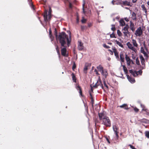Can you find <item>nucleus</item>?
I'll return each mask as SVG.
<instances>
[{"label":"nucleus","instance_id":"obj_60","mask_svg":"<svg viewBox=\"0 0 149 149\" xmlns=\"http://www.w3.org/2000/svg\"><path fill=\"white\" fill-rule=\"evenodd\" d=\"M90 96L91 97L92 96V95H91V93L90 92Z\"/></svg>","mask_w":149,"mask_h":149},{"label":"nucleus","instance_id":"obj_43","mask_svg":"<svg viewBox=\"0 0 149 149\" xmlns=\"http://www.w3.org/2000/svg\"><path fill=\"white\" fill-rule=\"evenodd\" d=\"M85 26H81V29L82 30H84L85 29Z\"/></svg>","mask_w":149,"mask_h":149},{"label":"nucleus","instance_id":"obj_41","mask_svg":"<svg viewBox=\"0 0 149 149\" xmlns=\"http://www.w3.org/2000/svg\"><path fill=\"white\" fill-rule=\"evenodd\" d=\"M103 46L104 47L107 48H109V46L105 44H103Z\"/></svg>","mask_w":149,"mask_h":149},{"label":"nucleus","instance_id":"obj_51","mask_svg":"<svg viewBox=\"0 0 149 149\" xmlns=\"http://www.w3.org/2000/svg\"><path fill=\"white\" fill-rule=\"evenodd\" d=\"M92 25V24L91 23H90L89 24H88V26L89 27H90Z\"/></svg>","mask_w":149,"mask_h":149},{"label":"nucleus","instance_id":"obj_61","mask_svg":"<svg viewBox=\"0 0 149 149\" xmlns=\"http://www.w3.org/2000/svg\"><path fill=\"white\" fill-rule=\"evenodd\" d=\"M108 44L110 45H111L112 44V43H109Z\"/></svg>","mask_w":149,"mask_h":149},{"label":"nucleus","instance_id":"obj_2","mask_svg":"<svg viewBox=\"0 0 149 149\" xmlns=\"http://www.w3.org/2000/svg\"><path fill=\"white\" fill-rule=\"evenodd\" d=\"M100 119L102 121V124L107 127H110L111 125V122L109 118L106 116L104 113H98Z\"/></svg>","mask_w":149,"mask_h":149},{"label":"nucleus","instance_id":"obj_4","mask_svg":"<svg viewBox=\"0 0 149 149\" xmlns=\"http://www.w3.org/2000/svg\"><path fill=\"white\" fill-rule=\"evenodd\" d=\"M142 29L141 27H139L135 31V35L136 37H140L143 34Z\"/></svg>","mask_w":149,"mask_h":149},{"label":"nucleus","instance_id":"obj_48","mask_svg":"<svg viewBox=\"0 0 149 149\" xmlns=\"http://www.w3.org/2000/svg\"><path fill=\"white\" fill-rule=\"evenodd\" d=\"M137 1V0H132V2L133 3H136Z\"/></svg>","mask_w":149,"mask_h":149},{"label":"nucleus","instance_id":"obj_24","mask_svg":"<svg viewBox=\"0 0 149 149\" xmlns=\"http://www.w3.org/2000/svg\"><path fill=\"white\" fill-rule=\"evenodd\" d=\"M121 65L123 67V70L125 74H127V70L125 65H122V64L121 63Z\"/></svg>","mask_w":149,"mask_h":149},{"label":"nucleus","instance_id":"obj_39","mask_svg":"<svg viewBox=\"0 0 149 149\" xmlns=\"http://www.w3.org/2000/svg\"><path fill=\"white\" fill-rule=\"evenodd\" d=\"M76 65L74 63L73 65L72 66V70H74V69L76 68Z\"/></svg>","mask_w":149,"mask_h":149},{"label":"nucleus","instance_id":"obj_33","mask_svg":"<svg viewBox=\"0 0 149 149\" xmlns=\"http://www.w3.org/2000/svg\"><path fill=\"white\" fill-rule=\"evenodd\" d=\"M145 135L146 137L149 138V132L146 131L145 132Z\"/></svg>","mask_w":149,"mask_h":149},{"label":"nucleus","instance_id":"obj_57","mask_svg":"<svg viewBox=\"0 0 149 149\" xmlns=\"http://www.w3.org/2000/svg\"><path fill=\"white\" fill-rule=\"evenodd\" d=\"M126 1H124L123 2V3L124 4H125V3L126 2Z\"/></svg>","mask_w":149,"mask_h":149},{"label":"nucleus","instance_id":"obj_30","mask_svg":"<svg viewBox=\"0 0 149 149\" xmlns=\"http://www.w3.org/2000/svg\"><path fill=\"white\" fill-rule=\"evenodd\" d=\"M76 88L77 89V90H79V93H80V94L81 95V93H82V91H81V88L79 86H77Z\"/></svg>","mask_w":149,"mask_h":149},{"label":"nucleus","instance_id":"obj_53","mask_svg":"<svg viewBox=\"0 0 149 149\" xmlns=\"http://www.w3.org/2000/svg\"><path fill=\"white\" fill-rule=\"evenodd\" d=\"M145 14H144V15H145L146 17L147 16V11L146 12H145Z\"/></svg>","mask_w":149,"mask_h":149},{"label":"nucleus","instance_id":"obj_47","mask_svg":"<svg viewBox=\"0 0 149 149\" xmlns=\"http://www.w3.org/2000/svg\"><path fill=\"white\" fill-rule=\"evenodd\" d=\"M124 19L126 22H128L129 21V19L127 17L125 18Z\"/></svg>","mask_w":149,"mask_h":149},{"label":"nucleus","instance_id":"obj_26","mask_svg":"<svg viewBox=\"0 0 149 149\" xmlns=\"http://www.w3.org/2000/svg\"><path fill=\"white\" fill-rule=\"evenodd\" d=\"M127 104H124L121 105L119 107L121 108H124L125 109H128V108L127 107Z\"/></svg>","mask_w":149,"mask_h":149},{"label":"nucleus","instance_id":"obj_17","mask_svg":"<svg viewBox=\"0 0 149 149\" xmlns=\"http://www.w3.org/2000/svg\"><path fill=\"white\" fill-rule=\"evenodd\" d=\"M130 29L132 31H134L135 30V29L134 26V24L131 21L130 22Z\"/></svg>","mask_w":149,"mask_h":149},{"label":"nucleus","instance_id":"obj_45","mask_svg":"<svg viewBox=\"0 0 149 149\" xmlns=\"http://www.w3.org/2000/svg\"><path fill=\"white\" fill-rule=\"evenodd\" d=\"M129 146L130 147V148L132 149H134L135 148L131 145H129Z\"/></svg>","mask_w":149,"mask_h":149},{"label":"nucleus","instance_id":"obj_15","mask_svg":"<svg viewBox=\"0 0 149 149\" xmlns=\"http://www.w3.org/2000/svg\"><path fill=\"white\" fill-rule=\"evenodd\" d=\"M127 77L129 81L131 83H134L135 82V80L134 79L131 78L128 75H127Z\"/></svg>","mask_w":149,"mask_h":149},{"label":"nucleus","instance_id":"obj_58","mask_svg":"<svg viewBox=\"0 0 149 149\" xmlns=\"http://www.w3.org/2000/svg\"><path fill=\"white\" fill-rule=\"evenodd\" d=\"M94 72H97V71L96 69H95L94 70Z\"/></svg>","mask_w":149,"mask_h":149},{"label":"nucleus","instance_id":"obj_28","mask_svg":"<svg viewBox=\"0 0 149 149\" xmlns=\"http://www.w3.org/2000/svg\"><path fill=\"white\" fill-rule=\"evenodd\" d=\"M51 29H50L49 30V35L51 41H52L53 40V37L52 35L51 34Z\"/></svg>","mask_w":149,"mask_h":149},{"label":"nucleus","instance_id":"obj_38","mask_svg":"<svg viewBox=\"0 0 149 149\" xmlns=\"http://www.w3.org/2000/svg\"><path fill=\"white\" fill-rule=\"evenodd\" d=\"M110 37L111 38H116L115 34L113 33L110 35Z\"/></svg>","mask_w":149,"mask_h":149},{"label":"nucleus","instance_id":"obj_34","mask_svg":"<svg viewBox=\"0 0 149 149\" xmlns=\"http://www.w3.org/2000/svg\"><path fill=\"white\" fill-rule=\"evenodd\" d=\"M86 19H84V17H82L81 21L82 23H86Z\"/></svg>","mask_w":149,"mask_h":149},{"label":"nucleus","instance_id":"obj_63","mask_svg":"<svg viewBox=\"0 0 149 149\" xmlns=\"http://www.w3.org/2000/svg\"><path fill=\"white\" fill-rule=\"evenodd\" d=\"M91 91H93V89H92V88H91Z\"/></svg>","mask_w":149,"mask_h":149},{"label":"nucleus","instance_id":"obj_9","mask_svg":"<svg viewBox=\"0 0 149 149\" xmlns=\"http://www.w3.org/2000/svg\"><path fill=\"white\" fill-rule=\"evenodd\" d=\"M125 58L127 61V64L128 66H130L132 60H131L129 57L127 55L125 54Z\"/></svg>","mask_w":149,"mask_h":149},{"label":"nucleus","instance_id":"obj_6","mask_svg":"<svg viewBox=\"0 0 149 149\" xmlns=\"http://www.w3.org/2000/svg\"><path fill=\"white\" fill-rule=\"evenodd\" d=\"M127 45L128 48L131 50L132 51L135 52L137 51L136 49L135 48L134 46L130 42H128L127 43Z\"/></svg>","mask_w":149,"mask_h":149},{"label":"nucleus","instance_id":"obj_1","mask_svg":"<svg viewBox=\"0 0 149 149\" xmlns=\"http://www.w3.org/2000/svg\"><path fill=\"white\" fill-rule=\"evenodd\" d=\"M57 32L56 29H55L54 31L55 35L56 37V39L59 40L61 46L62 47L64 46V45L66 43V40L67 45L68 46H69L71 40V34L70 32L69 31L70 38H68V35L64 32H62L60 34L58 37H57Z\"/></svg>","mask_w":149,"mask_h":149},{"label":"nucleus","instance_id":"obj_55","mask_svg":"<svg viewBox=\"0 0 149 149\" xmlns=\"http://www.w3.org/2000/svg\"><path fill=\"white\" fill-rule=\"evenodd\" d=\"M147 4H148V5L149 6V1H148L147 2Z\"/></svg>","mask_w":149,"mask_h":149},{"label":"nucleus","instance_id":"obj_12","mask_svg":"<svg viewBox=\"0 0 149 149\" xmlns=\"http://www.w3.org/2000/svg\"><path fill=\"white\" fill-rule=\"evenodd\" d=\"M61 53L62 55L65 56H67L68 55L66 54V49L65 48H61Z\"/></svg>","mask_w":149,"mask_h":149},{"label":"nucleus","instance_id":"obj_27","mask_svg":"<svg viewBox=\"0 0 149 149\" xmlns=\"http://www.w3.org/2000/svg\"><path fill=\"white\" fill-rule=\"evenodd\" d=\"M141 8L142 9L143 11H144L145 12H146L147 10V9L146 8H145V5H142L141 6Z\"/></svg>","mask_w":149,"mask_h":149},{"label":"nucleus","instance_id":"obj_59","mask_svg":"<svg viewBox=\"0 0 149 149\" xmlns=\"http://www.w3.org/2000/svg\"><path fill=\"white\" fill-rule=\"evenodd\" d=\"M131 63H132V64H134V63H133V61L132 60V61H131Z\"/></svg>","mask_w":149,"mask_h":149},{"label":"nucleus","instance_id":"obj_13","mask_svg":"<svg viewBox=\"0 0 149 149\" xmlns=\"http://www.w3.org/2000/svg\"><path fill=\"white\" fill-rule=\"evenodd\" d=\"M102 75L106 78L107 77L108 75L107 70L106 69H104L101 72Z\"/></svg>","mask_w":149,"mask_h":149},{"label":"nucleus","instance_id":"obj_20","mask_svg":"<svg viewBox=\"0 0 149 149\" xmlns=\"http://www.w3.org/2000/svg\"><path fill=\"white\" fill-rule=\"evenodd\" d=\"M97 68L98 71L101 72L104 70L103 69V68L100 65L97 66Z\"/></svg>","mask_w":149,"mask_h":149},{"label":"nucleus","instance_id":"obj_22","mask_svg":"<svg viewBox=\"0 0 149 149\" xmlns=\"http://www.w3.org/2000/svg\"><path fill=\"white\" fill-rule=\"evenodd\" d=\"M120 58L121 61L122 62H124L125 61L124 55L123 54H121L120 55Z\"/></svg>","mask_w":149,"mask_h":149},{"label":"nucleus","instance_id":"obj_54","mask_svg":"<svg viewBox=\"0 0 149 149\" xmlns=\"http://www.w3.org/2000/svg\"><path fill=\"white\" fill-rule=\"evenodd\" d=\"M96 74H97V75H98V74H99V73H98V72H96Z\"/></svg>","mask_w":149,"mask_h":149},{"label":"nucleus","instance_id":"obj_19","mask_svg":"<svg viewBox=\"0 0 149 149\" xmlns=\"http://www.w3.org/2000/svg\"><path fill=\"white\" fill-rule=\"evenodd\" d=\"M115 43L118 45L119 46L122 48H123V45L120 42L116 40H114Z\"/></svg>","mask_w":149,"mask_h":149},{"label":"nucleus","instance_id":"obj_18","mask_svg":"<svg viewBox=\"0 0 149 149\" xmlns=\"http://www.w3.org/2000/svg\"><path fill=\"white\" fill-rule=\"evenodd\" d=\"M101 81L100 79L99 80L97 81V82L95 84L93 87L95 88H97L99 85H101Z\"/></svg>","mask_w":149,"mask_h":149},{"label":"nucleus","instance_id":"obj_14","mask_svg":"<svg viewBox=\"0 0 149 149\" xmlns=\"http://www.w3.org/2000/svg\"><path fill=\"white\" fill-rule=\"evenodd\" d=\"M78 48L79 50H82L84 48L83 44L80 41H78Z\"/></svg>","mask_w":149,"mask_h":149},{"label":"nucleus","instance_id":"obj_62","mask_svg":"<svg viewBox=\"0 0 149 149\" xmlns=\"http://www.w3.org/2000/svg\"><path fill=\"white\" fill-rule=\"evenodd\" d=\"M58 48V47H56V49L57 50Z\"/></svg>","mask_w":149,"mask_h":149},{"label":"nucleus","instance_id":"obj_35","mask_svg":"<svg viewBox=\"0 0 149 149\" xmlns=\"http://www.w3.org/2000/svg\"><path fill=\"white\" fill-rule=\"evenodd\" d=\"M141 107L143 108L142 109V110H143L145 111H146L147 109H145V107L144 105L141 104Z\"/></svg>","mask_w":149,"mask_h":149},{"label":"nucleus","instance_id":"obj_31","mask_svg":"<svg viewBox=\"0 0 149 149\" xmlns=\"http://www.w3.org/2000/svg\"><path fill=\"white\" fill-rule=\"evenodd\" d=\"M117 33L118 35L119 36H121L122 35V33L119 30H117Z\"/></svg>","mask_w":149,"mask_h":149},{"label":"nucleus","instance_id":"obj_42","mask_svg":"<svg viewBox=\"0 0 149 149\" xmlns=\"http://www.w3.org/2000/svg\"><path fill=\"white\" fill-rule=\"evenodd\" d=\"M104 86L106 87L107 88H108V86L107 85L106 83L104 81Z\"/></svg>","mask_w":149,"mask_h":149},{"label":"nucleus","instance_id":"obj_56","mask_svg":"<svg viewBox=\"0 0 149 149\" xmlns=\"http://www.w3.org/2000/svg\"><path fill=\"white\" fill-rule=\"evenodd\" d=\"M110 59H111V58H108V60H109V61L110 60Z\"/></svg>","mask_w":149,"mask_h":149},{"label":"nucleus","instance_id":"obj_11","mask_svg":"<svg viewBox=\"0 0 149 149\" xmlns=\"http://www.w3.org/2000/svg\"><path fill=\"white\" fill-rule=\"evenodd\" d=\"M91 65V64L89 63H86L85 64L84 67V73L86 74L87 73V71L88 69V67H90Z\"/></svg>","mask_w":149,"mask_h":149},{"label":"nucleus","instance_id":"obj_64","mask_svg":"<svg viewBox=\"0 0 149 149\" xmlns=\"http://www.w3.org/2000/svg\"><path fill=\"white\" fill-rule=\"evenodd\" d=\"M126 8L127 9H128V8Z\"/></svg>","mask_w":149,"mask_h":149},{"label":"nucleus","instance_id":"obj_23","mask_svg":"<svg viewBox=\"0 0 149 149\" xmlns=\"http://www.w3.org/2000/svg\"><path fill=\"white\" fill-rule=\"evenodd\" d=\"M132 18L134 20H136V14L134 12H133L132 13Z\"/></svg>","mask_w":149,"mask_h":149},{"label":"nucleus","instance_id":"obj_37","mask_svg":"<svg viewBox=\"0 0 149 149\" xmlns=\"http://www.w3.org/2000/svg\"><path fill=\"white\" fill-rule=\"evenodd\" d=\"M72 80L74 82H76V80L75 78V76L74 75H73L72 76Z\"/></svg>","mask_w":149,"mask_h":149},{"label":"nucleus","instance_id":"obj_50","mask_svg":"<svg viewBox=\"0 0 149 149\" xmlns=\"http://www.w3.org/2000/svg\"><path fill=\"white\" fill-rule=\"evenodd\" d=\"M69 8H72V5L71 3L69 2Z\"/></svg>","mask_w":149,"mask_h":149},{"label":"nucleus","instance_id":"obj_16","mask_svg":"<svg viewBox=\"0 0 149 149\" xmlns=\"http://www.w3.org/2000/svg\"><path fill=\"white\" fill-rule=\"evenodd\" d=\"M132 43L134 47H137L138 46V44H137L136 41L134 39H132Z\"/></svg>","mask_w":149,"mask_h":149},{"label":"nucleus","instance_id":"obj_46","mask_svg":"<svg viewBox=\"0 0 149 149\" xmlns=\"http://www.w3.org/2000/svg\"><path fill=\"white\" fill-rule=\"evenodd\" d=\"M84 4L85 3H84L83 4V12L84 13H85V12L84 11Z\"/></svg>","mask_w":149,"mask_h":149},{"label":"nucleus","instance_id":"obj_5","mask_svg":"<svg viewBox=\"0 0 149 149\" xmlns=\"http://www.w3.org/2000/svg\"><path fill=\"white\" fill-rule=\"evenodd\" d=\"M128 25L127 24H126L122 29L123 33L125 36H127V35L129 34L130 33L128 30Z\"/></svg>","mask_w":149,"mask_h":149},{"label":"nucleus","instance_id":"obj_40","mask_svg":"<svg viewBox=\"0 0 149 149\" xmlns=\"http://www.w3.org/2000/svg\"><path fill=\"white\" fill-rule=\"evenodd\" d=\"M140 51H141V53L143 52H144L145 51L144 50V48L143 47H141V48Z\"/></svg>","mask_w":149,"mask_h":149},{"label":"nucleus","instance_id":"obj_32","mask_svg":"<svg viewBox=\"0 0 149 149\" xmlns=\"http://www.w3.org/2000/svg\"><path fill=\"white\" fill-rule=\"evenodd\" d=\"M136 64L138 65H139L140 64V63L139 60V59L138 58H136Z\"/></svg>","mask_w":149,"mask_h":149},{"label":"nucleus","instance_id":"obj_25","mask_svg":"<svg viewBox=\"0 0 149 149\" xmlns=\"http://www.w3.org/2000/svg\"><path fill=\"white\" fill-rule=\"evenodd\" d=\"M113 51L116 57V58H118V53L117 52L116 49H113Z\"/></svg>","mask_w":149,"mask_h":149},{"label":"nucleus","instance_id":"obj_10","mask_svg":"<svg viewBox=\"0 0 149 149\" xmlns=\"http://www.w3.org/2000/svg\"><path fill=\"white\" fill-rule=\"evenodd\" d=\"M113 131L115 132L116 137L117 138H118V134L119 133L118 128L116 125H113Z\"/></svg>","mask_w":149,"mask_h":149},{"label":"nucleus","instance_id":"obj_44","mask_svg":"<svg viewBox=\"0 0 149 149\" xmlns=\"http://www.w3.org/2000/svg\"><path fill=\"white\" fill-rule=\"evenodd\" d=\"M134 109V111L136 112H137L139 111V109L136 107H135Z\"/></svg>","mask_w":149,"mask_h":149},{"label":"nucleus","instance_id":"obj_3","mask_svg":"<svg viewBox=\"0 0 149 149\" xmlns=\"http://www.w3.org/2000/svg\"><path fill=\"white\" fill-rule=\"evenodd\" d=\"M51 8L49 7V11L48 12V14H47V11L46 10L45 12V13L44 15V19L45 22H46L48 20L50 19L51 18Z\"/></svg>","mask_w":149,"mask_h":149},{"label":"nucleus","instance_id":"obj_21","mask_svg":"<svg viewBox=\"0 0 149 149\" xmlns=\"http://www.w3.org/2000/svg\"><path fill=\"white\" fill-rule=\"evenodd\" d=\"M120 25L121 26H124L125 25V22L123 20L120 19L119 21Z\"/></svg>","mask_w":149,"mask_h":149},{"label":"nucleus","instance_id":"obj_49","mask_svg":"<svg viewBox=\"0 0 149 149\" xmlns=\"http://www.w3.org/2000/svg\"><path fill=\"white\" fill-rule=\"evenodd\" d=\"M143 45H144V48L147 50H148V49L147 48H146V45L145 44V42H144L143 43Z\"/></svg>","mask_w":149,"mask_h":149},{"label":"nucleus","instance_id":"obj_36","mask_svg":"<svg viewBox=\"0 0 149 149\" xmlns=\"http://www.w3.org/2000/svg\"><path fill=\"white\" fill-rule=\"evenodd\" d=\"M111 26H112V27L111 28V30L113 31H115L116 29L115 25H111Z\"/></svg>","mask_w":149,"mask_h":149},{"label":"nucleus","instance_id":"obj_8","mask_svg":"<svg viewBox=\"0 0 149 149\" xmlns=\"http://www.w3.org/2000/svg\"><path fill=\"white\" fill-rule=\"evenodd\" d=\"M139 57L141 61V63L143 65V66L141 67V68L142 69H143L144 68L145 66V59L142 55H140Z\"/></svg>","mask_w":149,"mask_h":149},{"label":"nucleus","instance_id":"obj_29","mask_svg":"<svg viewBox=\"0 0 149 149\" xmlns=\"http://www.w3.org/2000/svg\"><path fill=\"white\" fill-rule=\"evenodd\" d=\"M142 53L144 55V56L146 57L147 58H148V54L145 51L141 53Z\"/></svg>","mask_w":149,"mask_h":149},{"label":"nucleus","instance_id":"obj_52","mask_svg":"<svg viewBox=\"0 0 149 149\" xmlns=\"http://www.w3.org/2000/svg\"><path fill=\"white\" fill-rule=\"evenodd\" d=\"M106 140H107V141L108 142V143H109L110 142H109V139L107 138H106Z\"/></svg>","mask_w":149,"mask_h":149},{"label":"nucleus","instance_id":"obj_7","mask_svg":"<svg viewBox=\"0 0 149 149\" xmlns=\"http://www.w3.org/2000/svg\"><path fill=\"white\" fill-rule=\"evenodd\" d=\"M129 72L134 77H136L138 75V73L139 74H141L142 73V71L141 70L137 72L134 71L132 70H129Z\"/></svg>","mask_w":149,"mask_h":149}]
</instances>
